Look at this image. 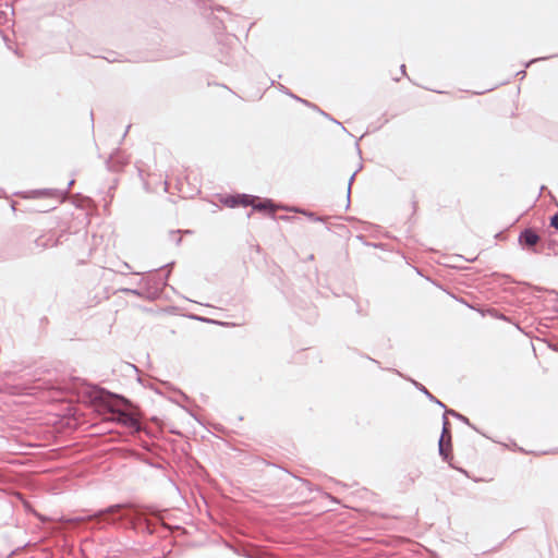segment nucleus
<instances>
[{"instance_id": "obj_14", "label": "nucleus", "mask_w": 558, "mask_h": 558, "mask_svg": "<svg viewBox=\"0 0 558 558\" xmlns=\"http://www.w3.org/2000/svg\"><path fill=\"white\" fill-rule=\"evenodd\" d=\"M303 215H305L306 217H308L311 220L313 221H324V218L323 217H318L316 216L315 213L313 211H306V210H303L301 211Z\"/></svg>"}, {"instance_id": "obj_15", "label": "nucleus", "mask_w": 558, "mask_h": 558, "mask_svg": "<svg viewBox=\"0 0 558 558\" xmlns=\"http://www.w3.org/2000/svg\"><path fill=\"white\" fill-rule=\"evenodd\" d=\"M119 291L124 293V294H133V295H136V296H142V293L137 289L122 288Z\"/></svg>"}, {"instance_id": "obj_19", "label": "nucleus", "mask_w": 558, "mask_h": 558, "mask_svg": "<svg viewBox=\"0 0 558 558\" xmlns=\"http://www.w3.org/2000/svg\"><path fill=\"white\" fill-rule=\"evenodd\" d=\"M302 482H303V484H304V485H306V486L308 487V489L311 490V487H310L311 483H310L308 481H305V480H304V481H302Z\"/></svg>"}, {"instance_id": "obj_10", "label": "nucleus", "mask_w": 558, "mask_h": 558, "mask_svg": "<svg viewBox=\"0 0 558 558\" xmlns=\"http://www.w3.org/2000/svg\"><path fill=\"white\" fill-rule=\"evenodd\" d=\"M444 415H451L453 417H456L457 420L461 421L462 423L469 425L470 427H472L473 429H476L471 423H470V420L460 414L459 412L454 411V410H448L447 408L445 409V414Z\"/></svg>"}, {"instance_id": "obj_3", "label": "nucleus", "mask_w": 558, "mask_h": 558, "mask_svg": "<svg viewBox=\"0 0 558 558\" xmlns=\"http://www.w3.org/2000/svg\"><path fill=\"white\" fill-rule=\"evenodd\" d=\"M257 196L248 195V194H235V195H227L221 198L223 205L230 208H234L238 206L247 207L253 201H256Z\"/></svg>"}, {"instance_id": "obj_12", "label": "nucleus", "mask_w": 558, "mask_h": 558, "mask_svg": "<svg viewBox=\"0 0 558 558\" xmlns=\"http://www.w3.org/2000/svg\"><path fill=\"white\" fill-rule=\"evenodd\" d=\"M438 449H439V454L441 456V458L445 461H448L449 457H450L449 452H450L451 446L449 447L447 445V442H444L442 439H439V441H438Z\"/></svg>"}, {"instance_id": "obj_1", "label": "nucleus", "mask_w": 558, "mask_h": 558, "mask_svg": "<svg viewBox=\"0 0 558 558\" xmlns=\"http://www.w3.org/2000/svg\"><path fill=\"white\" fill-rule=\"evenodd\" d=\"M76 520L94 522V526L98 529L125 522L124 526L134 531L141 530L148 534L155 532L154 525L147 518L146 512L131 504L111 505L86 517L77 518Z\"/></svg>"}, {"instance_id": "obj_5", "label": "nucleus", "mask_w": 558, "mask_h": 558, "mask_svg": "<svg viewBox=\"0 0 558 558\" xmlns=\"http://www.w3.org/2000/svg\"><path fill=\"white\" fill-rule=\"evenodd\" d=\"M539 240V235L531 228L524 229L519 235L520 244L527 247L536 245Z\"/></svg>"}, {"instance_id": "obj_22", "label": "nucleus", "mask_w": 558, "mask_h": 558, "mask_svg": "<svg viewBox=\"0 0 558 558\" xmlns=\"http://www.w3.org/2000/svg\"><path fill=\"white\" fill-rule=\"evenodd\" d=\"M168 277H169V272H168V274H166V278H165V280H167V279H168ZM162 284H166V281H163V282H162Z\"/></svg>"}, {"instance_id": "obj_6", "label": "nucleus", "mask_w": 558, "mask_h": 558, "mask_svg": "<svg viewBox=\"0 0 558 558\" xmlns=\"http://www.w3.org/2000/svg\"><path fill=\"white\" fill-rule=\"evenodd\" d=\"M250 206H252L254 210L269 213L272 216L278 208L276 207L271 199L266 198L264 201H260L258 197L256 201H253V203Z\"/></svg>"}, {"instance_id": "obj_2", "label": "nucleus", "mask_w": 558, "mask_h": 558, "mask_svg": "<svg viewBox=\"0 0 558 558\" xmlns=\"http://www.w3.org/2000/svg\"><path fill=\"white\" fill-rule=\"evenodd\" d=\"M89 396L105 411L112 415V421L128 427L131 433H140L142 430L140 417L133 404L126 398L97 386L90 388Z\"/></svg>"}, {"instance_id": "obj_16", "label": "nucleus", "mask_w": 558, "mask_h": 558, "mask_svg": "<svg viewBox=\"0 0 558 558\" xmlns=\"http://www.w3.org/2000/svg\"><path fill=\"white\" fill-rule=\"evenodd\" d=\"M121 267H122V269H118L117 271L122 275H126L129 272V270L131 269V266L125 262L121 263Z\"/></svg>"}, {"instance_id": "obj_7", "label": "nucleus", "mask_w": 558, "mask_h": 558, "mask_svg": "<svg viewBox=\"0 0 558 558\" xmlns=\"http://www.w3.org/2000/svg\"><path fill=\"white\" fill-rule=\"evenodd\" d=\"M410 380H411V383L414 385V387H415L418 391H421L422 393H424V395H425V397H426L430 402H434V403H436L437 405H439L440 408L446 409V405H445L441 401H439L435 396H433V395L427 390V388H426L424 385H422L421 383H418V381H416V380H414V379H410Z\"/></svg>"}, {"instance_id": "obj_17", "label": "nucleus", "mask_w": 558, "mask_h": 558, "mask_svg": "<svg viewBox=\"0 0 558 558\" xmlns=\"http://www.w3.org/2000/svg\"><path fill=\"white\" fill-rule=\"evenodd\" d=\"M550 227L558 230V213L550 218Z\"/></svg>"}, {"instance_id": "obj_13", "label": "nucleus", "mask_w": 558, "mask_h": 558, "mask_svg": "<svg viewBox=\"0 0 558 558\" xmlns=\"http://www.w3.org/2000/svg\"><path fill=\"white\" fill-rule=\"evenodd\" d=\"M180 234L181 230H172L169 232L170 240H172L175 243V245H180L182 242V238Z\"/></svg>"}, {"instance_id": "obj_11", "label": "nucleus", "mask_w": 558, "mask_h": 558, "mask_svg": "<svg viewBox=\"0 0 558 558\" xmlns=\"http://www.w3.org/2000/svg\"><path fill=\"white\" fill-rule=\"evenodd\" d=\"M278 88H279V90H280V92H282L283 94H286V95H288V96H290V97L294 98L295 100H298V101H300V102H303V104H305L306 106H310V107H313V108H317L315 105H312V104H311V102H308L307 100L302 99V98H300V97L295 96L294 94H292V93L289 90V88H287L284 85L279 84V85H278Z\"/></svg>"}, {"instance_id": "obj_18", "label": "nucleus", "mask_w": 558, "mask_h": 558, "mask_svg": "<svg viewBox=\"0 0 558 558\" xmlns=\"http://www.w3.org/2000/svg\"><path fill=\"white\" fill-rule=\"evenodd\" d=\"M355 174H356V171L350 177L349 179V183H348V197H350V193H351V185L354 181V178H355Z\"/></svg>"}, {"instance_id": "obj_21", "label": "nucleus", "mask_w": 558, "mask_h": 558, "mask_svg": "<svg viewBox=\"0 0 558 558\" xmlns=\"http://www.w3.org/2000/svg\"><path fill=\"white\" fill-rule=\"evenodd\" d=\"M400 69H401L402 74H405V65L402 64Z\"/></svg>"}, {"instance_id": "obj_8", "label": "nucleus", "mask_w": 558, "mask_h": 558, "mask_svg": "<svg viewBox=\"0 0 558 558\" xmlns=\"http://www.w3.org/2000/svg\"><path fill=\"white\" fill-rule=\"evenodd\" d=\"M73 184H74V180L72 179L68 183V186L63 191L45 189V190L34 191V194H36L38 196L65 195V194L69 193V191H70V189L72 187Z\"/></svg>"}, {"instance_id": "obj_24", "label": "nucleus", "mask_w": 558, "mask_h": 558, "mask_svg": "<svg viewBox=\"0 0 558 558\" xmlns=\"http://www.w3.org/2000/svg\"><path fill=\"white\" fill-rule=\"evenodd\" d=\"M519 74L525 75V71H521V72L518 73V75Z\"/></svg>"}, {"instance_id": "obj_23", "label": "nucleus", "mask_w": 558, "mask_h": 558, "mask_svg": "<svg viewBox=\"0 0 558 558\" xmlns=\"http://www.w3.org/2000/svg\"><path fill=\"white\" fill-rule=\"evenodd\" d=\"M372 362L378 363L375 359L368 357Z\"/></svg>"}, {"instance_id": "obj_20", "label": "nucleus", "mask_w": 558, "mask_h": 558, "mask_svg": "<svg viewBox=\"0 0 558 558\" xmlns=\"http://www.w3.org/2000/svg\"><path fill=\"white\" fill-rule=\"evenodd\" d=\"M538 60H539V59H533V60H531L530 62H527V63H526V66H529L531 63H534V62H536V61H538Z\"/></svg>"}, {"instance_id": "obj_9", "label": "nucleus", "mask_w": 558, "mask_h": 558, "mask_svg": "<svg viewBox=\"0 0 558 558\" xmlns=\"http://www.w3.org/2000/svg\"><path fill=\"white\" fill-rule=\"evenodd\" d=\"M439 439H442L444 442H447L449 447L451 446L450 423L446 415L442 416V430Z\"/></svg>"}, {"instance_id": "obj_4", "label": "nucleus", "mask_w": 558, "mask_h": 558, "mask_svg": "<svg viewBox=\"0 0 558 558\" xmlns=\"http://www.w3.org/2000/svg\"><path fill=\"white\" fill-rule=\"evenodd\" d=\"M126 163L128 158L120 150H116L114 153H112L107 160L108 169L114 172L120 171Z\"/></svg>"}]
</instances>
